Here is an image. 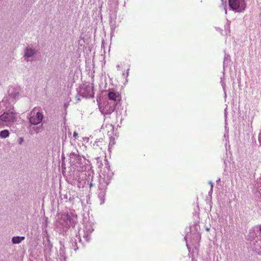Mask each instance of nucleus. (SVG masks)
Returning a JSON list of instances; mask_svg holds the SVG:
<instances>
[{
    "label": "nucleus",
    "instance_id": "f257e3e1",
    "mask_svg": "<svg viewBox=\"0 0 261 261\" xmlns=\"http://www.w3.org/2000/svg\"><path fill=\"white\" fill-rule=\"evenodd\" d=\"M20 91L19 86H12L8 90V96L5 97L0 102V113L3 111L13 110V105L19 97Z\"/></svg>",
    "mask_w": 261,
    "mask_h": 261
},
{
    "label": "nucleus",
    "instance_id": "f03ea898",
    "mask_svg": "<svg viewBox=\"0 0 261 261\" xmlns=\"http://www.w3.org/2000/svg\"><path fill=\"white\" fill-rule=\"evenodd\" d=\"M16 120V114L13 110L6 111L0 115V127L9 126Z\"/></svg>",
    "mask_w": 261,
    "mask_h": 261
},
{
    "label": "nucleus",
    "instance_id": "7ed1b4c3",
    "mask_svg": "<svg viewBox=\"0 0 261 261\" xmlns=\"http://www.w3.org/2000/svg\"><path fill=\"white\" fill-rule=\"evenodd\" d=\"M43 118L42 112L38 108H34L30 112L29 122L32 125H38L40 123Z\"/></svg>",
    "mask_w": 261,
    "mask_h": 261
},
{
    "label": "nucleus",
    "instance_id": "20e7f679",
    "mask_svg": "<svg viewBox=\"0 0 261 261\" xmlns=\"http://www.w3.org/2000/svg\"><path fill=\"white\" fill-rule=\"evenodd\" d=\"M116 106L109 100H105L99 103L98 108L102 114L110 115L114 111Z\"/></svg>",
    "mask_w": 261,
    "mask_h": 261
},
{
    "label": "nucleus",
    "instance_id": "39448f33",
    "mask_svg": "<svg viewBox=\"0 0 261 261\" xmlns=\"http://www.w3.org/2000/svg\"><path fill=\"white\" fill-rule=\"evenodd\" d=\"M228 3L230 9L237 12H243L246 7L245 0H228Z\"/></svg>",
    "mask_w": 261,
    "mask_h": 261
},
{
    "label": "nucleus",
    "instance_id": "423d86ee",
    "mask_svg": "<svg viewBox=\"0 0 261 261\" xmlns=\"http://www.w3.org/2000/svg\"><path fill=\"white\" fill-rule=\"evenodd\" d=\"M37 53V50L35 48L30 46L26 47L24 50V60L27 62L33 61Z\"/></svg>",
    "mask_w": 261,
    "mask_h": 261
},
{
    "label": "nucleus",
    "instance_id": "0eeeda50",
    "mask_svg": "<svg viewBox=\"0 0 261 261\" xmlns=\"http://www.w3.org/2000/svg\"><path fill=\"white\" fill-rule=\"evenodd\" d=\"M70 163L72 166L81 167L82 165V159L80 155L75 152H71L69 154Z\"/></svg>",
    "mask_w": 261,
    "mask_h": 261
},
{
    "label": "nucleus",
    "instance_id": "6e6552de",
    "mask_svg": "<svg viewBox=\"0 0 261 261\" xmlns=\"http://www.w3.org/2000/svg\"><path fill=\"white\" fill-rule=\"evenodd\" d=\"M81 93L84 97H94L93 87L91 84L85 85L81 89Z\"/></svg>",
    "mask_w": 261,
    "mask_h": 261
},
{
    "label": "nucleus",
    "instance_id": "1a4fd4ad",
    "mask_svg": "<svg viewBox=\"0 0 261 261\" xmlns=\"http://www.w3.org/2000/svg\"><path fill=\"white\" fill-rule=\"evenodd\" d=\"M109 100L112 103H114L115 105H117L121 100V96L118 92H114L113 91L109 92L108 95Z\"/></svg>",
    "mask_w": 261,
    "mask_h": 261
},
{
    "label": "nucleus",
    "instance_id": "9d476101",
    "mask_svg": "<svg viewBox=\"0 0 261 261\" xmlns=\"http://www.w3.org/2000/svg\"><path fill=\"white\" fill-rule=\"evenodd\" d=\"M44 256H47L50 254L53 248V245L50 243L49 236H47L46 240L43 241Z\"/></svg>",
    "mask_w": 261,
    "mask_h": 261
},
{
    "label": "nucleus",
    "instance_id": "9b49d317",
    "mask_svg": "<svg viewBox=\"0 0 261 261\" xmlns=\"http://www.w3.org/2000/svg\"><path fill=\"white\" fill-rule=\"evenodd\" d=\"M93 229L91 224H86L84 228V238L87 242H89L90 240V234L93 232Z\"/></svg>",
    "mask_w": 261,
    "mask_h": 261
},
{
    "label": "nucleus",
    "instance_id": "f8f14e48",
    "mask_svg": "<svg viewBox=\"0 0 261 261\" xmlns=\"http://www.w3.org/2000/svg\"><path fill=\"white\" fill-rule=\"evenodd\" d=\"M66 220L67 223L73 226L77 222V216L73 212H69L66 215Z\"/></svg>",
    "mask_w": 261,
    "mask_h": 261
},
{
    "label": "nucleus",
    "instance_id": "ddd939ff",
    "mask_svg": "<svg viewBox=\"0 0 261 261\" xmlns=\"http://www.w3.org/2000/svg\"><path fill=\"white\" fill-rule=\"evenodd\" d=\"M93 145L95 149H96V147H100L101 150L105 149L106 148V145L102 139L96 141Z\"/></svg>",
    "mask_w": 261,
    "mask_h": 261
},
{
    "label": "nucleus",
    "instance_id": "4468645a",
    "mask_svg": "<svg viewBox=\"0 0 261 261\" xmlns=\"http://www.w3.org/2000/svg\"><path fill=\"white\" fill-rule=\"evenodd\" d=\"M25 239L24 237H20V236H16L12 238V243L14 244H19L23 240Z\"/></svg>",
    "mask_w": 261,
    "mask_h": 261
},
{
    "label": "nucleus",
    "instance_id": "2eb2a0df",
    "mask_svg": "<svg viewBox=\"0 0 261 261\" xmlns=\"http://www.w3.org/2000/svg\"><path fill=\"white\" fill-rule=\"evenodd\" d=\"M79 240V242L81 241V239L79 236H76L75 238L71 239V243L72 245L73 249L74 250H76L78 249L77 241Z\"/></svg>",
    "mask_w": 261,
    "mask_h": 261
},
{
    "label": "nucleus",
    "instance_id": "dca6fc26",
    "mask_svg": "<svg viewBox=\"0 0 261 261\" xmlns=\"http://www.w3.org/2000/svg\"><path fill=\"white\" fill-rule=\"evenodd\" d=\"M106 195V190L105 189H102L98 193V198L100 200V204H102L105 202V196Z\"/></svg>",
    "mask_w": 261,
    "mask_h": 261
},
{
    "label": "nucleus",
    "instance_id": "f3484780",
    "mask_svg": "<svg viewBox=\"0 0 261 261\" xmlns=\"http://www.w3.org/2000/svg\"><path fill=\"white\" fill-rule=\"evenodd\" d=\"M10 133L8 130L5 129L0 132V137L5 139L9 136Z\"/></svg>",
    "mask_w": 261,
    "mask_h": 261
},
{
    "label": "nucleus",
    "instance_id": "a211bd4d",
    "mask_svg": "<svg viewBox=\"0 0 261 261\" xmlns=\"http://www.w3.org/2000/svg\"><path fill=\"white\" fill-rule=\"evenodd\" d=\"M59 254L61 256V260H64L65 259V250L64 247L61 246L59 250Z\"/></svg>",
    "mask_w": 261,
    "mask_h": 261
},
{
    "label": "nucleus",
    "instance_id": "6ab92c4d",
    "mask_svg": "<svg viewBox=\"0 0 261 261\" xmlns=\"http://www.w3.org/2000/svg\"><path fill=\"white\" fill-rule=\"evenodd\" d=\"M230 61V57L228 54H225L224 59L223 61L224 66L227 65Z\"/></svg>",
    "mask_w": 261,
    "mask_h": 261
},
{
    "label": "nucleus",
    "instance_id": "aec40b11",
    "mask_svg": "<svg viewBox=\"0 0 261 261\" xmlns=\"http://www.w3.org/2000/svg\"><path fill=\"white\" fill-rule=\"evenodd\" d=\"M230 22L227 20V23L225 26V30L226 32V34L230 33Z\"/></svg>",
    "mask_w": 261,
    "mask_h": 261
},
{
    "label": "nucleus",
    "instance_id": "412c9836",
    "mask_svg": "<svg viewBox=\"0 0 261 261\" xmlns=\"http://www.w3.org/2000/svg\"><path fill=\"white\" fill-rule=\"evenodd\" d=\"M41 126H37V127H34L33 129L35 130V133H39L41 132Z\"/></svg>",
    "mask_w": 261,
    "mask_h": 261
},
{
    "label": "nucleus",
    "instance_id": "4be33fe9",
    "mask_svg": "<svg viewBox=\"0 0 261 261\" xmlns=\"http://www.w3.org/2000/svg\"><path fill=\"white\" fill-rule=\"evenodd\" d=\"M209 184L211 185V187L210 192H212V191H213V184L212 181H209Z\"/></svg>",
    "mask_w": 261,
    "mask_h": 261
},
{
    "label": "nucleus",
    "instance_id": "5701e85b",
    "mask_svg": "<svg viewBox=\"0 0 261 261\" xmlns=\"http://www.w3.org/2000/svg\"><path fill=\"white\" fill-rule=\"evenodd\" d=\"M221 85H222V86L223 88V90H225V83L222 80L221 82Z\"/></svg>",
    "mask_w": 261,
    "mask_h": 261
},
{
    "label": "nucleus",
    "instance_id": "b1692460",
    "mask_svg": "<svg viewBox=\"0 0 261 261\" xmlns=\"http://www.w3.org/2000/svg\"><path fill=\"white\" fill-rule=\"evenodd\" d=\"M226 2L225 1L224 2V9L225 11V14H227V10H226Z\"/></svg>",
    "mask_w": 261,
    "mask_h": 261
},
{
    "label": "nucleus",
    "instance_id": "393cba45",
    "mask_svg": "<svg viewBox=\"0 0 261 261\" xmlns=\"http://www.w3.org/2000/svg\"><path fill=\"white\" fill-rule=\"evenodd\" d=\"M23 141V139L22 138H20L19 139V142H19V144H21L22 143Z\"/></svg>",
    "mask_w": 261,
    "mask_h": 261
},
{
    "label": "nucleus",
    "instance_id": "a878e982",
    "mask_svg": "<svg viewBox=\"0 0 261 261\" xmlns=\"http://www.w3.org/2000/svg\"><path fill=\"white\" fill-rule=\"evenodd\" d=\"M258 141H259V143L261 145V133L259 134V136H258Z\"/></svg>",
    "mask_w": 261,
    "mask_h": 261
},
{
    "label": "nucleus",
    "instance_id": "bb28decb",
    "mask_svg": "<svg viewBox=\"0 0 261 261\" xmlns=\"http://www.w3.org/2000/svg\"><path fill=\"white\" fill-rule=\"evenodd\" d=\"M77 136V133L76 132H74L73 133V136L75 138Z\"/></svg>",
    "mask_w": 261,
    "mask_h": 261
},
{
    "label": "nucleus",
    "instance_id": "cd10ccee",
    "mask_svg": "<svg viewBox=\"0 0 261 261\" xmlns=\"http://www.w3.org/2000/svg\"><path fill=\"white\" fill-rule=\"evenodd\" d=\"M111 176H112V173L110 175H108V177H107V178H108L107 179L109 180L110 179V178L111 177Z\"/></svg>",
    "mask_w": 261,
    "mask_h": 261
},
{
    "label": "nucleus",
    "instance_id": "c85d7f7f",
    "mask_svg": "<svg viewBox=\"0 0 261 261\" xmlns=\"http://www.w3.org/2000/svg\"><path fill=\"white\" fill-rule=\"evenodd\" d=\"M227 113H226V109L225 110V117H226Z\"/></svg>",
    "mask_w": 261,
    "mask_h": 261
},
{
    "label": "nucleus",
    "instance_id": "c756f323",
    "mask_svg": "<svg viewBox=\"0 0 261 261\" xmlns=\"http://www.w3.org/2000/svg\"><path fill=\"white\" fill-rule=\"evenodd\" d=\"M259 229L260 232H261V225L259 226Z\"/></svg>",
    "mask_w": 261,
    "mask_h": 261
},
{
    "label": "nucleus",
    "instance_id": "7c9ffc66",
    "mask_svg": "<svg viewBox=\"0 0 261 261\" xmlns=\"http://www.w3.org/2000/svg\"><path fill=\"white\" fill-rule=\"evenodd\" d=\"M128 70H129V69H127V73H126V76H127L128 74Z\"/></svg>",
    "mask_w": 261,
    "mask_h": 261
},
{
    "label": "nucleus",
    "instance_id": "2f4dec72",
    "mask_svg": "<svg viewBox=\"0 0 261 261\" xmlns=\"http://www.w3.org/2000/svg\"><path fill=\"white\" fill-rule=\"evenodd\" d=\"M187 238H188V236H187L186 237H185L184 238V239H185V240H187Z\"/></svg>",
    "mask_w": 261,
    "mask_h": 261
}]
</instances>
